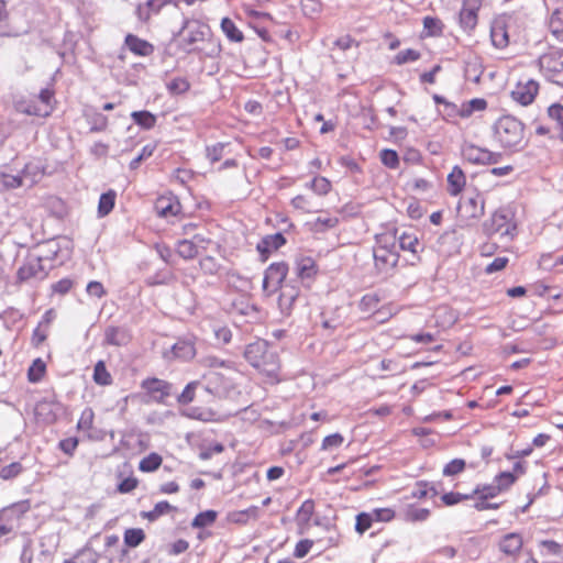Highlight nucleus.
Listing matches in <instances>:
<instances>
[{"mask_svg": "<svg viewBox=\"0 0 563 563\" xmlns=\"http://www.w3.org/2000/svg\"><path fill=\"white\" fill-rule=\"evenodd\" d=\"M246 361L264 373L272 382H278L279 361L275 351L271 350L264 340H257L246 345L244 351Z\"/></svg>", "mask_w": 563, "mask_h": 563, "instance_id": "f257e3e1", "label": "nucleus"}, {"mask_svg": "<svg viewBox=\"0 0 563 563\" xmlns=\"http://www.w3.org/2000/svg\"><path fill=\"white\" fill-rule=\"evenodd\" d=\"M495 137L508 150L518 151L526 144L523 124L511 115H504L495 123Z\"/></svg>", "mask_w": 563, "mask_h": 563, "instance_id": "f03ea898", "label": "nucleus"}, {"mask_svg": "<svg viewBox=\"0 0 563 563\" xmlns=\"http://www.w3.org/2000/svg\"><path fill=\"white\" fill-rule=\"evenodd\" d=\"M483 230L486 235L498 234L512 240L517 234L514 211L508 207L499 208L483 223Z\"/></svg>", "mask_w": 563, "mask_h": 563, "instance_id": "7ed1b4c3", "label": "nucleus"}, {"mask_svg": "<svg viewBox=\"0 0 563 563\" xmlns=\"http://www.w3.org/2000/svg\"><path fill=\"white\" fill-rule=\"evenodd\" d=\"M395 236L382 235L377 239L373 251L375 268L379 274L391 272L399 261V254L395 247Z\"/></svg>", "mask_w": 563, "mask_h": 563, "instance_id": "20e7f679", "label": "nucleus"}, {"mask_svg": "<svg viewBox=\"0 0 563 563\" xmlns=\"http://www.w3.org/2000/svg\"><path fill=\"white\" fill-rule=\"evenodd\" d=\"M51 269V265L42 262V257L31 252L16 272L18 283H32L43 280Z\"/></svg>", "mask_w": 563, "mask_h": 563, "instance_id": "39448f33", "label": "nucleus"}, {"mask_svg": "<svg viewBox=\"0 0 563 563\" xmlns=\"http://www.w3.org/2000/svg\"><path fill=\"white\" fill-rule=\"evenodd\" d=\"M538 64L548 80L563 86V49H554L541 55Z\"/></svg>", "mask_w": 563, "mask_h": 563, "instance_id": "423d86ee", "label": "nucleus"}, {"mask_svg": "<svg viewBox=\"0 0 563 563\" xmlns=\"http://www.w3.org/2000/svg\"><path fill=\"white\" fill-rule=\"evenodd\" d=\"M62 244L58 240H51L42 244L36 251L37 256L42 257V262L53 267V262L63 263L70 255L69 242L64 240Z\"/></svg>", "mask_w": 563, "mask_h": 563, "instance_id": "0eeeda50", "label": "nucleus"}, {"mask_svg": "<svg viewBox=\"0 0 563 563\" xmlns=\"http://www.w3.org/2000/svg\"><path fill=\"white\" fill-rule=\"evenodd\" d=\"M64 412V405L55 396L45 397L35 406L36 418L46 424L54 423Z\"/></svg>", "mask_w": 563, "mask_h": 563, "instance_id": "6e6552de", "label": "nucleus"}, {"mask_svg": "<svg viewBox=\"0 0 563 563\" xmlns=\"http://www.w3.org/2000/svg\"><path fill=\"white\" fill-rule=\"evenodd\" d=\"M462 156L467 162L477 165L497 164L501 159L500 153L492 152L472 143H465L462 146Z\"/></svg>", "mask_w": 563, "mask_h": 563, "instance_id": "1a4fd4ad", "label": "nucleus"}, {"mask_svg": "<svg viewBox=\"0 0 563 563\" xmlns=\"http://www.w3.org/2000/svg\"><path fill=\"white\" fill-rule=\"evenodd\" d=\"M484 197L477 191L463 197L459 203V212L465 219H479L484 214Z\"/></svg>", "mask_w": 563, "mask_h": 563, "instance_id": "9d476101", "label": "nucleus"}, {"mask_svg": "<svg viewBox=\"0 0 563 563\" xmlns=\"http://www.w3.org/2000/svg\"><path fill=\"white\" fill-rule=\"evenodd\" d=\"M288 267L285 263H273L265 271L263 289L267 295L274 294L286 278Z\"/></svg>", "mask_w": 563, "mask_h": 563, "instance_id": "9b49d317", "label": "nucleus"}, {"mask_svg": "<svg viewBox=\"0 0 563 563\" xmlns=\"http://www.w3.org/2000/svg\"><path fill=\"white\" fill-rule=\"evenodd\" d=\"M205 388L208 393L217 397H228L233 387L232 382L222 374L210 371L203 376Z\"/></svg>", "mask_w": 563, "mask_h": 563, "instance_id": "f8f14e48", "label": "nucleus"}, {"mask_svg": "<svg viewBox=\"0 0 563 563\" xmlns=\"http://www.w3.org/2000/svg\"><path fill=\"white\" fill-rule=\"evenodd\" d=\"M196 355L195 342L191 339L178 340L169 351L164 352V357L168 361L180 360L190 361Z\"/></svg>", "mask_w": 563, "mask_h": 563, "instance_id": "ddd939ff", "label": "nucleus"}, {"mask_svg": "<svg viewBox=\"0 0 563 563\" xmlns=\"http://www.w3.org/2000/svg\"><path fill=\"white\" fill-rule=\"evenodd\" d=\"M539 90L537 81L529 79L527 81H519L515 89L511 91L512 99L521 106L530 104Z\"/></svg>", "mask_w": 563, "mask_h": 563, "instance_id": "4468645a", "label": "nucleus"}, {"mask_svg": "<svg viewBox=\"0 0 563 563\" xmlns=\"http://www.w3.org/2000/svg\"><path fill=\"white\" fill-rule=\"evenodd\" d=\"M481 8V0H463L459 22L463 30L472 31L477 24V12Z\"/></svg>", "mask_w": 563, "mask_h": 563, "instance_id": "2eb2a0df", "label": "nucleus"}, {"mask_svg": "<svg viewBox=\"0 0 563 563\" xmlns=\"http://www.w3.org/2000/svg\"><path fill=\"white\" fill-rule=\"evenodd\" d=\"M141 386L157 402H163L172 393V384L158 378L144 379Z\"/></svg>", "mask_w": 563, "mask_h": 563, "instance_id": "dca6fc26", "label": "nucleus"}, {"mask_svg": "<svg viewBox=\"0 0 563 563\" xmlns=\"http://www.w3.org/2000/svg\"><path fill=\"white\" fill-rule=\"evenodd\" d=\"M53 98V92L48 89H44L40 92L38 99L44 104V109H41L35 103H23L19 102L16 104V110L26 113L30 115H38V117H46L52 111L51 100Z\"/></svg>", "mask_w": 563, "mask_h": 563, "instance_id": "f3484780", "label": "nucleus"}, {"mask_svg": "<svg viewBox=\"0 0 563 563\" xmlns=\"http://www.w3.org/2000/svg\"><path fill=\"white\" fill-rule=\"evenodd\" d=\"M522 545V537L516 532L507 533L498 541L499 551L510 558H515L521 551Z\"/></svg>", "mask_w": 563, "mask_h": 563, "instance_id": "a211bd4d", "label": "nucleus"}, {"mask_svg": "<svg viewBox=\"0 0 563 563\" xmlns=\"http://www.w3.org/2000/svg\"><path fill=\"white\" fill-rule=\"evenodd\" d=\"M285 243L286 239L284 238V235L282 233H275L264 236L257 243L256 249L261 255L262 261L265 262L272 252L278 250Z\"/></svg>", "mask_w": 563, "mask_h": 563, "instance_id": "6ab92c4d", "label": "nucleus"}, {"mask_svg": "<svg viewBox=\"0 0 563 563\" xmlns=\"http://www.w3.org/2000/svg\"><path fill=\"white\" fill-rule=\"evenodd\" d=\"M19 520L20 515L15 507L3 508L0 511V538L18 528Z\"/></svg>", "mask_w": 563, "mask_h": 563, "instance_id": "aec40b11", "label": "nucleus"}, {"mask_svg": "<svg viewBox=\"0 0 563 563\" xmlns=\"http://www.w3.org/2000/svg\"><path fill=\"white\" fill-rule=\"evenodd\" d=\"M184 29L186 30V34L183 41L186 45H194L195 43L201 42L208 34V26L198 21H186Z\"/></svg>", "mask_w": 563, "mask_h": 563, "instance_id": "412c9836", "label": "nucleus"}, {"mask_svg": "<svg viewBox=\"0 0 563 563\" xmlns=\"http://www.w3.org/2000/svg\"><path fill=\"white\" fill-rule=\"evenodd\" d=\"M124 44L134 55L137 56L146 57L152 55L154 52V46L150 42L133 34H128L125 36Z\"/></svg>", "mask_w": 563, "mask_h": 563, "instance_id": "4be33fe9", "label": "nucleus"}, {"mask_svg": "<svg viewBox=\"0 0 563 563\" xmlns=\"http://www.w3.org/2000/svg\"><path fill=\"white\" fill-rule=\"evenodd\" d=\"M466 185V176L460 166H454L448 175V190L451 196H457Z\"/></svg>", "mask_w": 563, "mask_h": 563, "instance_id": "5701e85b", "label": "nucleus"}, {"mask_svg": "<svg viewBox=\"0 0 563 563\" xmlns=\"http://www.w3.org/2000/svg\"><path fill=\"white\" fill-rule=\"evenodd\" d=\"M296 272L302 282L310 280L317 274L316 262L311 257H301L296 262Z\"/></svg>", "mask_w": 563, "mask_h": 563, "instance_id": "b1692460", "label": "nucleus"}, {"mask_svg": "<svg viewBox=\"0 0 563 563\" xmlns=\"http://www.w3.org/2000/svg\"><path fill=\"white\" fill-rule=\"evenodd\" d=\"M492 43L496 48H505L508 43V33L503 21H495L490 30Z\"/></svg>", "mask_w": 563, "mask_h": 563, "instance_id": "393cba45", "label": "nucleus"}, {"mask_svg": "<svg viewBox=\"0 0 563 563\" xmlns=\"http://www.w3.org/2000/svg\"><path fill=\"white\" fill-rule=\"evenodd\" d=\"M402 519L407 522H422L426 521L430 516L428 508H421L415 505H407L402 512Z\"/></svg>", "mask_w": 563, "mask_h": 563, "instance_id": "a878e982", "label": "nucleus"}, {"mask_svg": "<svg viewBox=\"0 0 563 563\" xmlns=\"http://www.w3.org/2000/svg\"><path fill=\"white\" fill-rule=\"evenodd\" d=\"M104 340L107 344L121 346L129 342V335L122 328L109 327L106 329Z\"/></svg>", "mask_w": 563, "mask_h": 563, "instance_id": "bb28decb", "label": "nucleus"}, {"mask_svg": "<svg viewBox=\"0 0 563 563\" xmlns=\"http://www.w3.org/2000/svg\"><path fill=\"white\" fill-rule=\"evenodd\" d=\"M20 174L23 177V179H25V186L32 187L42 178L43 169L37 164L29 163L24 166Z\"/></svg>", "mask_w": 563, "mask_h": 563, "instance_id": "cd10ccee", "label": "nucleus"}, {"mask_svg": "<svg viewBox=\"0 0 563 563\" xmlns=\"http://www.w3.org/2000/svg\"><path fill=\"white\" fill-rule=\"evenodd\" d=\"M155 210L161 217L175 216L179 211V203L167 198H159L155 203Z\"/></svg>", "mask_w": 563, "mask_h": 563, "instance_id": "c85d7f7f", "label": "nucleus"}, {"mask_svg": "<svg viewBox=\"0 0 563 563\" xmlns=\"http://www.w3.org/2000/svg\"><path fill=\"white\" fill-rule=\"evenodd\" d=\"M25 186V179L18 175H11L8 173H0V191L1 190H11Z\"/></svg>", "mask_w": 563, "mask_h": 563, "instance_id": "c756f323", "label": "nucleus"}, {"mask_svg": "<svg viewBox=\"0 0 563 563\" xmlns=\"http://www.w3.org/2000/svg\"><path fill=\"white\" fill-rule=\"evenodd\" d=\"M339 220L335 217H318L316 220L308 223L310 230L316 233H322L329 229L334 228Z\"/></svg>", "mask_w": 563, "mask_h": 563, "instance_id": "7c9ffc66", "label": "nucleus"}, {"mask_svg": "<svg viewBox=\"0 0 563 563\" xmlns=\"http://www.w3.org/2000/svg\"><path fill=\"white\" fill-rule=\"evenodd\" d=\"M176 252L184 260H192L198 255L191 238L179 240L176 245Z\"/></svg>", "mask_w": 563, "mask_h": 563, "instance_id": "2f4dec72", "label": "nucleus"}, {"mask_svg": "<svg viewBox=\"0 0 563 563\" xmlns=\"http://www.w3.org/2000/svg\"><path fill=\"white\" fill-rule=\"evenodd\" d=\"M218 512L216 510L199 512L191 521V527L197 529L210 527L216 522Z\"/></svg>", "mask_w": 563, "mask_h": 563, "instance_id": "473e14b6", "label": "nucleus"}, {"mask_svg": "<svg viewBox=\"0 0 563 563\" xmlns=\"http://www.w3.org/2000/svg\"><path fill=\"white\" fill-rule=\"evenodd\" d=\"M221 30L231 42H241L243 40V33L230 18L222 19Z\"/></svg>", "mask_w": 563, "mask_h": 563, "instance_id": "72a5a7b5", "label": "nucleus"}, {"mask_svg": "<svg viewBox=\"0 0 563 563\" xmlns=\"http://www.w3.org/2000/svg\"><path fill=\"white\" fill-rule=\"evenodd\" d=\"M399 247L402 251H409L413 255L418 253V247L420 246L419 240L416 234L404 232L399 235Z\"/></svg>", "mask_w": 563, "mask_h": 563, "instance_id": "f704fd0d", "label": "nucleus"}, {"mask_svg": "<svg viewBox=\"0 0 563 563\" xmlns=\"http://www.w3.org/2000/svg\"><path fill=\"white\" fill-rule=\"evenodd\" d=\"M114 201H115V192L113 190H109L108 192L102 194L99 198V203H98L99 217L108 216L114 207Z\"/></svg>", "mask_w": 563, "mask_h": 563, "instance_id": "c9c22d12", "label": "nucleus"}, {"mask_svg": "<svg viewBox=\"0 0 563 563\" xmlns=\"http://www.w3.org/2000/svg\"><path fill=\"white\" fill-rule=\"evenodd\" d=\"M176 507L172 506L168 501H159L157 503L151 511L143 512V518L148 519L150 521L157 520L161 516L166 515L170 511H175Z\"/></svg>", "mask_w": 563, "mask_h": 563, "instance_id": "e433bc0d", "label": "nucleus"}, {"mask_svg": "<svg viewBox=\"0 0 563 563\" xmlns=\"http://www.w3.org/2000/svg\"><path fill=\"white\" fill-rule=\"evenodd\" d=\"M133 121L143 129L150 130L156 123V117L148 111H134L131 113Z\"/></svg>", "mask_w": 563, "mask_h": 563, "instance_id": "4c0bfd02", "label": "nucleus"}, {"mask_svg": "<svg viewBox=\"0 0 563 563\" xmlns=\"http://www.w3.org/2000/svg\"><path fill=\"white\" fill-rule=\"evenodd\" d=\"M93 380L96 384L107 386L112 383V377L108 372L103 361L97 362L93 368Z\"/></svg>", "mask_w": 563, "mask_h": 563, "instance_id": "58836bf2", "label": "nucleus"}, {"mask_svg": "<svg viewBox=\"0 0 563 563\" xmlns=\"http://www.w3.org/2000/svg\"><path fill=\"white\" fill-rule=\"evenodd\" d=\"M549 27L558 40L563 41V10H555L552 13Z\"/></svg>", "mask_w": 563, "mask_h": 563, "instance_id": "ea45409f", "label": "nucleus"}, {"mask_svg": "<svg viewBox=\"0 0 563 563\" xmlns=\"http://www.w3.org/2000/svg\"><path fill=\"white\" fill-rule=\"evenodd\" d=\"M166 88L172 95H181L189 90L190 84L185 77H175L166 82Z\"/></svg>", "mask_w": 563, "mask_h": 563, "instance_id": "a19ab883", "label": "nucleus"}, {"mask_svg": "<svg viewBox=\"0 0 563 563\" xmlns=\"http://www.w3.org/2000/svg\"><path fill=\"white\" fill-rule=\"evenodd\" d=\"M258 516V507L251 506L247 509L235 511L229 515V519L235 523H246L249 518H257Z\"/></svg>", "mask_w": 563, "mask_h": 563, "instance_id": "79ce46f5", "label": "nucleus"}, {"mask_svg": "<svg viewBox=\"0 0 563 563\" xmlns=\"http://www.w3.org/2000/svg\"><path fill=\"white\" fill-rule=\"evenodd\" d=\"M539 547L542 549L541 555L543 556H560L563 552V545L553 540H541Z\"/></svg>", "mask_w": 563, "mask_h": 563, "instance_id": "37998d69", "label": "nucleus"}, {"mask_svg": "<svg viewBox=\"0 0 563 563\" xmlns=\"http://www.w3.org/2000/svg\"><path fill=\"white\" fill-rule=\"evenodd\" d=\"M331 183L328 178L317 176L309 184V188L319 196H325L331 190Z\"/></svg>", "mask_w": 563, "mask_h": 563, "instance_id": "c03bdc74", "label": "nucleus"}, {"mask_svg": "<svg viewBox=\"0 0 563 563\" xmlns=\"http://www.w3.org/2000/svg\"><path fill=\"white\" fill-rule=\"evenodd\" d=\"M162 461L161 455L157 453H151L141 460L139 468L142 472H154L161 466Z\"/></svg>", "mask_w": 563, "mask_h": 563, "instance_id": "a18cd8bd", "label": "nucleus"}, {"mask_svg": "<svg viewBox=\"0 0 563 563\" xmlns=\"http://www.w3.org/2000/svg\"><path fill=\"white\" fill-rule=\"evenodd\" d=\"M291 206L295 209L300 210V211L306 212V213H310V212H313V211L317 210L314 208L311 199L309 197H307V196H303V195H298L295 198H292Z\"/></svg>", "mask_w": 563, "mask_h": 563, "instance_id": "49530a36", "label": "nucleus"}, {"mask_svg": "<svg viewBox=\"0 0 563 563\" xmlns=\"http://www.w3.org/2000/svg\"><path fill=\"white\" fill-rule=\"evenodd\" d=\"M200 363L201 365L206 366V367H210V368H220V367H223V368H227V369H232L233 368V364L232 362L230 361H224V360H221L217 356H213V355H208V356H205L200 360Z\"/></svg>", "mask_w": 563, "mask_h": 563, "instance_id": "de8ad7c7", "label": "nucleus"}, {"mask_svg": "<svg viewBox=\"0 0 563 563\" xmlns=\"http://www.w3.org/2000/svg\"><path fill=\"white\" fill-rule=\"evenodd\" d=\"M45 373V364L42 360L37 358L33 362L27 372L29 380L32 383H37L42 379Z\"/></svg>", "mask_w": 563, "mask_h": 563, "instance_id": "09e8293b", "label": "nucleus"}, {"mask_svg": "<svg viewBox=\"0 0 563 563\" xmlns=\"http://www.w3.org/2000/svg\"><path fill=\"white\" fill-rule=\"evenodd\" d=\"M549 118L555 121L561 129L559 137L563 140V106L554 103L548 109Z\"/></svg>", "mask_w": 563, "mask_h": 563, "instance_id": "8fccbe9b", "label": "nucleus"}, {"mask_svg": "<svg viewBox=\"0 0 563 563\" xmlns=\"http://www.w3.org/2000/svg\"><path fill=\"white\" fill-rule=\"evenodd\" d=\"M314 511V503L311 499H307L302 503L297 511L298 520L302 523H308Z\"/></svg>", "mask_w": 563, "mask_h": 563, "instance_id": "3c124183", "label": "nucleus"}, {"mask_svg": "<svg viewBox=\"0 0 563 563\" xmlns=\"http://www.w3.org/2000/svg\"><path fill=\"white\" fill-rule=\"evenodd\" d=\"M145 538L142 529H128L124 533V542L129 547H137Z\"/></svg>", "mask_w": 563, "mask_h": 563, "instance_id": "603ef678", "label": "nucleus"}, {"mask_svg": "<svg viewBox=\"0 0 563 563\" xmlns=\"http://www.w3.org/2000/svg\"><path fill=\"white\" fill-rule=\"evenodd\" d=\"M516 479L517 477L516 475H514V473L503 472L495 477L494 482L496 486H498L499 492L501 493L508 489L516 482Z\"/></svg>", "mask_w": 563, "mask_h": 563, "instance_id": "864d4df0", "label": "nucleus"}, {"mask_svg": "<svg viewBox=\"0 0 563 563\" xmlns=\"http://www.w3.org/2000/svg\"><path fill=\"white\" fill-rule=\"evenodd\" d=\"M380 161L388 168H397L399 165V157L396 151L394 150H383L380 152Z\"/></svg>", "mask_w": 563, "mask_h": 563, "instance_id": "5fc2aeb1", "label": "nucleus"}, {"mask_svg": "<svg viewBox=\"0 0 563 563\" xmlns=\"http://www.w3.org/2000/svg\"><path fill=\"white\" fill-rule=\"evenodd\" d=\"M199 385L200 382L198 380L190 382L189 384H187V386L178 397V402L183 405L191 402L195 398V391Z\"/></svg>", "mask_w": 563, "mask_h": 563, "instance_id": "6e6d98bb", "label": "nucleus"}, {"mask_svg": "<svg viewBox=\"0 0 563 563\" xmlns=\"http://www.w3.org/2000/svg\"><path fill=\"white\" fill-rule=\"evenodd\" d=\"M22 470H23V467H22L21 463L13 462V463L0 468V477L2 479L14 478L22 472Z\"/></svg>", "mask_w": 563, "mask_h": 563, "instance_id": "4d7b16f0", "label": "nucleus"}, {"mask_svg": "<svg viewBox=\"0 0 563 563\" xmlns=\"http://www.w3.org/2000/svg\"><path fill=\"white\" fill-rule=\"evenodd\" d=\"M191 240L196 246L198 254L200 253V251H205L210 245L214 244V242L211 240V238L202 232L195 233L191 236Z\"/></svg>", "mask_w": 563, "mask_h": 563, "instance_id": "13d9d810", "label": "nucleus"}, {"mask_svg": "<svg viewBox=\"0 0 563 563\" xmlns=\"http://www.w3.org/2000/svg\"><path fill=\"white\" fill-rule=\"evenodd\" d=\"M419 58H420V53L418 51L408 48V49L400 51L395 56V62L398 65H402V64H406V63H409V62H416Z\"/></svg>", "mask_w": 563, "mask_h": 563, "instance_id": "bf43d9fd", "label": "nucleus"}, {"mask_svg": "<svg viewBox=\"0 0 563 563\" xmlns=\"http://www.w3.org/2000/svg\"><path fill=\"white\" fill-rule=\"evenodd\" d=\"M374 521L387 522L395 517V511L390 508H377L368 512Z\"/></svg>", "mask_w": 563, "mask_h": 563, "instance_id": "052dcab7", "label": "nucleus"}, {"mask_svg": "<svg viewBox=\"0 0 563 563\" xmlns=\"http://www.w3.org/2000/svg\"><path fill=\"white\" fill-rule=\"evenodd\" d=\"M465 468V461L462 459H454L449 462L443 468V475L454 476Z\"/></svg>", "mask_w": 563, "mask_h": 563, "instance_id": "680f3d73", "label": "nucleus"}, {"mask_svg": "<svg viewBox=\"0 0 563 563\" xmlns=\"http://www.w3.org/2000/svg\"><path fill=\"white\" fill-rule=\"evenodd\" d=\"M95 413L91 408H85L80 415L77 427L80 430H89L93 423Z\"/></svg>", "mask_w": 563, "mask_h": 563, "instance_id": "e2e57ef3", "label": "nucleus"}, {"mask_svg": "<svg viewBox=\"0 0 563 563\" xmlns=\"http://www.w3.org/2000/svg\"><path fill=\"white\" fill-rule=\"evenodd\" d=\"M343 441L344 438L340 433L327 435L322 441L321 449L327 451L334 448H339L343 443Z\"/></svg>", "mask_w": 563, "mask_h": 563, "instance_id": "0e129e2a", "label": "nucleus"}, {"mask_svg": "<svg viewBox=\"0 0 563 563\" xmlns=\"http://www.w3.org/2000/svg\"><path fill=\"white\" fill-rule=\"evenodd\" d=\"M377 305H378L377 296L373 295V294H367L362 297L358 306L363 312H369L373 309H375L377 307Z\"/></svg>", "mask_w": 563, "mask_h": 563, "instance_id": "69168bd1", "label": "nucleus"}, {"mask_svg": "<svg viewBox=\"0 0 563 563\" xmlns=\"http://www.w3.org/2000/svg\"><path fill=\"white\" fill-rule=\"evenodd\" d=\"M373 521L374 520L372 519V517L369 516L368 512H362V514L357 515L356 525H355L356 531L360 533H364L366 530H368L372 527Z\"/></svg>", "mask_w": 563, "mask_h": 563, "instance_id": "338daca9", "label": "nucleus"}, {"mask_svg": "<svg viewBox=\"0 0 563 563\" xmlns=\"http://www.w3.org/2000/svg\"><path fill=\"white\" fill-rule=\"evenodd\" d=\"M201 269L209 275H214L219 271V264L212 256H206L200 260Z\"/></svg>", "mask_w": 563, "mask_h": 563, "instance_id": "774afa93", "label": "nucleus"}]
</instances>
